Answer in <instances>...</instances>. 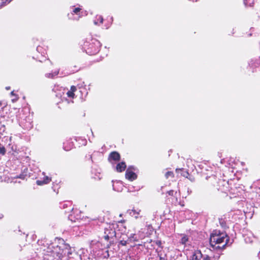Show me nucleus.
Here are the masks:
<instances>
[{"instance_id":"1a4fd4ad","label":"nucleus","mask_w":260,"mask_h":260,"mask_svg":"<svg viewBox=\"0 0 260 260\" xmlns=\"http://www.w3.org/2000/svg\"><path fill=\"white\" fill-rule=\"evenodd\" d=\"M126 168V165L125 162L121 161L117 164L116 166V170L117 172L121 173L123 172Z\"/></svg>"},{"instance_id":"2f4dec72","label":"nucleus","mask_w":260,"mask_h":260,"mask_svg":"<svg viewBox=\"0 0 260 260\" xmlns=\"http://www.w3.org/2000/svg\"><path fill=\"white\" fill-rule=\"evenodd\" d=\"M11 94L12 95H15V94H14V91H12V92H11Z\"/></svg>"},{"instance_id":"20e7f679","label":"nucleus","mask_w":260,"mask_h":260,"mask_svg":"<svg viewBox=\"0 0 260 260\" xmlns=\"http://www.w3.org/2000/svg\"><path fill=\"white\" fill-rule=\"evenodd\" d=\"M62 208L65 209V212L69 213L71 212V214L69 215V217L72 220V217L76 212H78L79 211L77 209L74 210L72 206V203L70 201H67L62 203Z\"/></svg>"},{"instance_id":"412c9836","label":"nucleus","mask_w":260,"mask_h":260,"mask_svg":"<svg viewBox=\"0 0 260 260\" xmlns=\"http://www.w3.org/2000/svg\"><path fill=\"white\" fill-rule=\"evenodd\" d=\"M26 174H24L23 173H22L18 176H16L15 177V178H20V179L24 180L26 178Z\"/></svg>"},{"instance_id":"f3484780","label":"nucleus","mask_w":260,"mask_h":260,"mask_svg":"<svg viewBox=\"0 0 260 260\" xmlns=\"http://www.w3.org/2000/svg\"><path fill=\"white\" fill-rule=\"evenodd\" d=\"M6 153V150L5 147L0 143V154L2 155H4Z\"/></svg>"},{"instance_id":"c85d7f7f","label":"nucleus","mask_w":260,"mask_h":260,"mask_svg":"<svg viewBox=\"0 0 260 260\" xmlns=\"http://www.w3.org/2000/svg\"><path fill=\"white\" fill-rule=\"evenodd\" d=\"M156 244L158 245V246H160L161 243V241H157L156 242Z\"/></svg>"},{"instance_id":"f03ea898","label":"nucleus","mask_w":260,"mask_h":260,"mask_svg":"<svg viewBox=\"0 0 260 260\" xmlns=\"http://www.w3.org/2000/svg\"><path fill=\"white\" fill-rule=\"evenodd\" d=\"M230 240V238L225 232H222L219 230H214L210 235V243L212 247H215L216 244H222V247H224L228 244ZM220 246H217V248Z\"/></svg>"},{"instance_id":"9b49d317","label":"nucleus","mask_w":260,"mask_h":260,"mask_svg":"<svg viewBox=\"0 0 260 260\" xmlns=\"http://www.w3.org/2000/svg\"><path fill=\"white\" fill-rule=\"evenodd\" d=\"M175 171L177 173H180L181 175L184 177L187 178L188 177V176H189V174L188 172L187 171L185 170L183 168H181V169L177 168Z\"/></svg>"},{"instance_id":"c756f323","label":"nucleus","mask_w":260,"mask_h":260,"mask_svg":"<svg viewBox=\"0 0 260 260\" xmlns=\"http://www.w3.org/2000/svg\"><path fill=\"white\" fill-rule=\"evenodd\" d=\"M217 189L218 190H221V191H222L223 190V188H221L220 186H219V187H217Z\"/></svg>"},{"instance_id":"7c9ffc66","label":"nucleus","mask_w":260,"mask_h":260,"mask_svg":"<svg viewBox=\"0 0 260 260\" xmlns=\"http://www.w3.org/2000/svg\"><path fill=\"white\" fill-rule=\"evenodd\" d=\"M48 76V77H53V75H52V74H49L48 75V76Z\"/></svg>"},{"instance_id":"c9c22d12","label":"nucleus","mask_w":260,"mask_h":260,"mask_svg":"<svg viewBox=\"0 0 260 260\" xmlns=\"http://www.w3.org/2000/svg\"><path fill=\"white\" fill-rule=\"evenodd\" d=\"M259 190H260V188H259Z\"/></svg>"},{"instance_id":"b1692460","label":"nucleus","mask_w":260,"mask_h":260,"mask_svg":"<svg viewBox=\"0 0 260 260\" xmlns=\"http://www.w3.org/2000/svg\"><path fill=\"white\" fill-rule=\"evenodd\" d=\"M119 244L122 246H125L127 244V241L124 240H120Z\"/></svg>"},{"instance_id":"5701e85b","label":"nucleus","mask_w":260,"mask_h":260,"mask_svg":"<svg viewBox=\"0 0 260 260\" xmlns=\"http://www.w3.org/2000/svg\"><path fill=\"white\" fill-rule=\"evenodd\" d=\"M167 193H168V194L169 196H173L174 195V194H176L177 192H175L174 190H170L169 191H168L167 192Z\"/></svg>"},{"instance_id":"4468645a","label":"nucleus","mask_w":260,"mask_h":260,"mask_svg":"<svg viewBox=\"0 0 260 260\" xmlns=\"http://www.w3.org/2000/svg\"><path fill=\"white\" fill-rule=\"evenodd\" d=\"M132 211L133 213V215H135V217L136 218H139V217H141V216H139L140 214V212H141V209L139 208H136L134 207L133 208Z\"/></svg>"},{"instance_id":"7ed1b4c3","label":"nucleus","mask_w":260,"mask_h":260,"mask_svg":"<svg viewBox=\"0 0 260 260\" xmlns=\"http://www.w3.org/2000/svg\"><path fill=\"white\" fill-rule=\"evenodd\" d=\"M100 43L96 39H92L90 42H86L84 44V48L86 53L90 55L95 54L99 52Z\"/></svg>"},{"instance_id":"a878e982","label":"nucleus","mask_w":260,"mask_h":260,"mask_svg":"<svg viewBox=\"0 0 260 260\" xmlns=\"http://www.w3.org/2000/svg\"><path fill=\"white\" fill-rule=\"evenodd\" d=\"M224 183L223 180H219L218 182V185L219 186L220 184L223 185V183Z\"/></svg>"},{"instance_id":"0eeeda50","label":"nucleus","mask_w":260,"mask_h":260,"mask_svg":"<svg viewBox=\"0 0 260 260\" xmlns=\"http://www.w3.org/2000/svg\"><path fill=\"white\" fill-rule=\"evenodd\" d=\"M125 176L127 180L133 181L136 180L137 178V174L131 170V167H129L126 171Z\"/></svg>"},{"instance_id":"473e14b6","label":"nucleus","mask_w":260,"mask_h":260,"mask_svg":"<svg viewBox=\"0 0 260 260\" xmlns=\"http://www.w3.org/2000/svg\"><path fill=\"white\" fill-rule=\"evenodd\" d=\"M110 19H111L112 21H113V17H111L110 18Z\"/></svg>"},{"instance_id":"f704fd0d","label":"nucleus","mask_w":260,"mask_h":260,"mask_svg":"<svg viewBox=\"0 0 260 260\" xmlns=\"http://www.w3.org/2000/svg\"><path fill=\"white\" fill-rule=\"evenodd\" d=\"M122 216V214H120L119 215V216H120V217H121Z\"/></svg>"},{"instance_id":"ddd939ff","label":"nucleus","mask_w":260,"mask_h":260,"mask_svg":"<svg viewBox=\"0 0 260 260\" xmlns=\"http://www.w3.org/2000/svg\"><path fill=\"white\" fill-rule=\"evenodd\" d=\"M73 146V144L72 142L67 141L66 142L63 143V149L65 151H68L70 150L71 149H72Z\"/></svg>"},{"instance_id":"9d476101","label":"nucleus","mask_w":260,"mask_h":260,"mask_svg":"<svg viewBox=\"0 0 260 260\" xmlns=\"http://www.w3.org/2000/svg\"><path fill=\"white\" fill-rule=\"evenodd\" d=\"M203 257L201 251L200 250H195L192 256V260H201Z\"/></svg>"},{"instance_id":"bb28decb","label":"nucleus","mask_w":260,"mask_h":260,"mask_svg":"<svg viewBox=\"0 0 260 260\" xmlns=\"http://www.w3.org/2000/svg\"><path fill=\"white\" fill-rule=\"evenodd\" d=\"M204 260H210V257L208 255H206L203 258Z\"/></svg>"},{"instance_id":"6e6552de","label":"nucleus","mask_w":260,"mask_h":260,"mask_svg":"<svg viewBox=\"0 0 260 260\" xmlns=\"http://www.w3.org/2000/svg\"><path fill=\"white\" fill-rule=\"evenodd\" d=\"M52 181L51 178L47 176H45L41 180H38L36 183L38 185H43L50 183Z\"/></svg>"},{"instance_id":"4be33fe9","label":"nucleus","mask_w":260,"mask_h":260,"mask_svg":"<svg viewBox=\"0 0 260 260\" xmlns=\"http://www.w3.org/2000/svg\"><path fill=\"white\" fill-rule=\"evenodd\" d=\"M8 2L9 0H0V7L3 6Z\"/></svg>"},{"instance_id":"6ab92c4d","label":"nucleus","mask_w":260,"mask_h":260,"mask_svg":"<svg viewBox=\"0 0 260 260\" xmlns=\"http://www.w3.org/2000/svg\"><path fill=\"white\" fill-rule=\"evenodd\" d=\"M219 223L222 227H225L226 226V222L222 218L219 219Z\"/></svg>"},{"instance_id":"f257e3e1","label":"nucleus","mask_w":260,"mask_h":260,"mask_svg":"<svg viewBox=\"0 0 260 260\" xmlns=\"http://www.w3.org/2000/svg\"><path fill=\"white\" fill-rule=\"evenodd\" d=\"M68 247L69 245L65 243L63 239L56 238L55 242L51 243L43 250L44 254L54 258L61 259L66 254L64 249Z\"/></svg>"},{"instance_id":"f8f14e48","label":"nucleus","mask_w":260,"mask_h":260,"mask_svg":"<svg viewBox=\"0 0 260 260\" xmlns=\"http://www.w3.org/2000/svg\"><path fill=\"white\" fill-rule=\"evenodd\" d=\"M77 90V88L75 86L72 85L71 87L70 90H69L67 93V95L69 98H74L75 97V93L74 92Z\"/></svg>"},{"instance_id":"a211bd4d","label":"nucleus","mask_w":260,"mask_h":260,"mask_svg":"<svg viewBox=\"0 0 260 260\" xmlns=\"http://www.w3.org/2000/svg\"><path fill=\"white\" fill-rule=\"evenodd\" d=\"M188 237H187V236L184 235L182 237L180 242L182 244H185L188 241Z\"/></svg>"},{"instance_id":"aec40b11","label":"nucleus","mask_w":260,"mask_h":260,"mask_svg":"<svg viewBox=\"0 0 260 260\" xmlns=\"http://www.w3.org/2000/svg\"><path fill=\"white\" fill-rule=\"evenodd\" d=\"M81 9L80 8H76L73 10V12L72 13V14H79V13L81 11Z\"/></svg>"},{"instance_id":"2eb2a0df","label":"nucleus","mask_w":260,"mask_h":260,"mask_svg":"<svg viewBox=\"0 0 260 260\" xmlns=\"http://www.w3.org/2000/svg\"><path fill=\"white\" fill-rule=\"evenodd\" d=\"M96 19L97 21H94L95 24H101L103 23L104 19L101 15H97Z\"/></svg>"},{"instance_id":"39448f33","label":"nucleus","mask_w":260,"mask_h":260,"mask_svg":"<svg viewBox=\"0 0 260 260\" xmlns=\"http://www.w3.org/2000/svg\"><path fill=\"white\" fill-rule=\"evenodd\" d=\"M115 231L112 229L111 225H107V226L105 228L103 237L106 240L108 241L110 238L115 236Z\"/></svg>"},{"instance_id":"72a5a7b5","label":"nucleus","mask_w":260,"mask_h":260,"mask_svg":"<svg viewBox=\"0 0 260 260\" xmlns=\"http://www.w3.org/2000/svg\"><path fill=\"white\" fill-rule=\"evenodd\" d=\"M6 89H7V90H9V89H10V87H6Z\"/></svg>"},{"instance_id":"393cba45","label":"nucleus","mask_w":260,"mask_h":260,"mask_svg":"<svg viewBox=\"0 0 260 260\" xmlns=\"http://www.w3.org/2000/svg\"><path fill=\"white\" fill-rule=\"evenodd\" d=\"M209 178L211 179L212 181H213V182H217V179L215 177H209Z\"/></svg>"},{"instance_id":"dca6fc26","label":"nucleus","mask_w":260,"mask_h":260,"mask_svg":"<svg viewBox=\"0 0 260 260\" xmlns=\"http://www.w3.org/2000/svg\"><path fill=\"white\" fill-rule=\"evenodd\" d=\"M165 177L167 179H169L170 178H173L174 177V174L172 171H168L165 174Z\"/></svg>"},{"instance_id":"423d86ee","label":"nucleus","mask_w":260,"mask_h":260,"mask_svg":"<svg viewBox=\"0 0 260 260\" xmlns=\"http://www.w3.org/2000/svg\"><path fill=\"white\" fill-rule=\"evenodd\" d=\"M121 156L119 152L113 151L110 153L108 155V160L111 164H115L120 160Z\"/></svg>"},{"instance_id":"cd10ccee","label":"nucleus","mask_w":260,"mask_h":260,"mask_svg":"<svg viewBox=\"0 0 260 260\" xmlns=\"http://www.w3.org/2000/svg\"><path fill=\"white\" fill-rule=\"evenodd\" d=\"M126 221V220L125 219H121L119 221H118V223H125Z\"/></svg>"}]
</instances>
